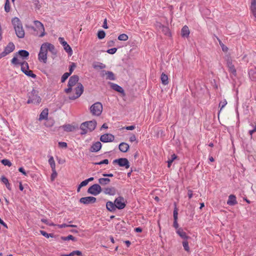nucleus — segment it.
I'll return each mask as SVG.
<instances>
[{"label": "nucleus", "instance_id": "nucleus-1", "mask_svg": "<svg viewBox=\"0 0 256 256\" xmlns=\"http://www.w3.org/2000/svg\"><path fill=\"white\" fill-rule=\"evenodd\" d=\"M49 51L52 54H56V50L54 46L49 42H44L40 46V52L38 54V60L40 62L46 64L48 58V52Z\"/></svg>", "mask_w": 256, "mask_h": 256}, {"label": "nucleus", "instance_id": "nucleus-2", "mask_svg": "<svg viewBox=\"0 0 256 256\" xmlns=\"http://www.w3.org/2000/svg\"><path fill=\"white\" fill-rule=\"evenodd\" d=\"M12 22L18 37L24 38L25 33L20 20L16 17L12 19Z\"/></svg>", "mask_w": 256, "mask_h": 256}, {"label": "nucleus", "instance_id": "nucleus-3", "mask_svg": "<svg viewBox=\"0 0 256 256\" xmlns=\"http://www.w3.org/2000/svg\"><path fill=\"white\" fill-rule=\"evenodd\" d=\"M84 92V87L82 84H77V86L72 88L70 92H66L68 95L70 99L74 100L79 98Z\"/></svg>", "mask_w": 256, "mask_h": 256}, {"label": "nucleus", "instance_id": "nucleus-4", "mask_svg": "<svg viewBox=\"0 0 256 256\" xmlns=\"http://www.w3.org/2000/svg\"><path fill=\"white\" fill-rule=\"evenodd\" d=\"M96 126V122L95 120L83 122L80 126V128L82 130L81 134H86L88 131L92 132L95 129Z\"/></svg>", "mask_w": 256, "mask_h": 256}, {"label": "nucleus", "instance_id": "nucleus-5", "mask_svg": "<svg viewBox=\"0 0 256 256\" xmlns=\"http://www.w3.org/2000/svg\"><path fill=\"white\" fill-rule=\"evenodd\" d=\"M78 80L79 78L77 75H73L69 79L68 88L64 90L65 92H70L72 90V88L76 86L77 84H80V83L78 82Z\"/></svg>", "mask_w": 256, "mask_h": 256}, {"label": "nucleus", "instance_id": "nucleus-6", "mask_svg": "<svg viewBox=\"0 0 256 256\" xmlns=\"http://www.w3.org/2000/svg\"><path fill=\"white\" fill-rule=\"evenodd\" d=\"M102 105L100 102L93 104L90 108V110L92 115L99 116L102 112Z\"/></svg>", "mask_w": 256, "mask_h": 256}, {"label": "nucleus", "instance_id": "nucleus-7", "mask_svg": "<svg viewBox=\"0 0 256 256\" xmlns=\"http://www.w3.org/2000/svg\"><path fill=\"white\" fill-rule=\"evenodd\" d=\"M34 24L36 26V28L32 27V29L36 32V34L38 35V32H40V34L38 35V36L40 38L43 37L46 34L45 30L43 24L38 20H34Z\"/></svg>", "mask_w": 256, "mask_h": 256}, {"label": "nucleus", "instance_id": "nucleus-8", "mask_svg": "<svg viewBox=\"0 0 256 256\" xmlns=\"http://www.w3.org/2000/svg\"><path fill=\"white\" fill-rule=\"evenodd\" d=\"M126 201L124 198L122 196H118L116 198L114 201L115 206L116 208L122 210L126 206Z\"/></svg>", "mask_w": 256, "mask_h": 256}, {"label": "nucleus", "instance_id": "nucleus-9", "mask_svg": "<svg viewBox=\"0 0 256 256\" xmlns=\"http://www.w3.org/2000/svg\"><path fill=\"white\" fill-rule=\"evenodd\" d=\"M41 101L40 98L36 94V92L35 90H33L30 96L29 99L28 100V104H38Z\"/></svg>", "mask_w": 256, "mask_h": 256}, {"label": "nucleus", "instance_id": "nucleus-10", "mask_svg": "<svg viewBox=\"0 0 256 256\" xmlns=\"http://www.w3.org/2000/svg\"><path fill=\"white\" fill-rule=\"evenodd\" d=\"M102 190V189L99 184H94L88 188V192L94 196H96L100 194Z\"/></svg>", "mask_w": 256, "mask_h": 256}, {"label": "nucleus", "instance_id": "nucleus-11", "mask_svg": "<svg viewBox=\"0 0 256 256\" xmlns=\"http://www.w3.org/2000/svg\"><path fill=\"white\" fill-rule=\"evenodd\" d=\"M14 48L15 46L14 44L12 42H9L5 48L4 51L0 54V58L6 56V55L13 52Z\"/></svg>", "mask_w": 256, "mask_h": 256}, {"label": "nucleus", "instance_id": "nucleus-12", "mask_svg": "<svg viewBox=\"0 0 256 256\" xmlns=\"http://www.w3.org/2000/svg\"><path fill=\"white\" fill-rule=\"evenodd\" d=\"M113 163H116L118 164L120 166H124L126 168H130V163L128 159L126 158H120L118 159L114 160Z\"/></svg>", "mask_w": 256, "mask_h": 256}, {"label": "nucleus", "instance_id": "nucleus-13", "mask_svg": "<svg viewBox=\"0 0 256 256\" xmlns=\"http://www.w3.org/2000/svg\"><path fill=\"white\" fill-rule=\"evenodd\" d=\"M96 200V198L94 196H86L80 198V202L84 204H94Z\"/></svg>", "mask_w": 256, "mask_h": 256}, {"label": "nucleus", "instance_id": "nucleus-14", "mask_svg": "<svg viewBox=\"0 0 256 256\" xmlns=\"http://www.w3.org/2000/svg\"><path fill=\"white\" fill-rule=\"evenodd\" d=\"M114 136L110 134H106L100 136V140L103 142H113L114 140Z\"/></svg>", "mask_w": 256, "mask_h": 256}, {"label": "nucleus", "instance_id": "nucleus-15", "mask_svg": "<svg viewBox=\"0 0 256 256\" xmlns=\"http://www.w3.org/2000/svg\"><path fill=\"white\" fill-rule=\"evenodd\" d=\"M58 40L61 44L63 46L64 50L70 54H72V50L70 46L68 44V43L64 40V38H59Z\"/></svg>", "mask_w": 256, "mask_h": 256}, {"label": "nucleus", "instance_id": "nucleus-16", "mask_svg": "<svg viewBox=\"0 0 256 256\" xmlns=\"http://www.w3.org/2000/svg\"><path fill=\"white\" fill-rule=\"evenodd\" d=\"M25 61L22 59V58L19 57L16 54L14 58L11 60V62L14 66L21 65Z\"/></svg>", "mask_w": 256, "mask_h": 256}, {"label": "nucleus", "instance_id": "nucleus-17", "mask_svg": "<svg viewBox=\"0 0 256 256\" xmlns=\"http://www.w3.org/2000/svg\"><path fill=\"white\" fill-rule=\"evenodd\" d=\"M176 232L182 238L184 239V240H188V239L190 238L182 228H178Z\"/></svg>", "mask_w": 256, "mask_h": 256}, {"label": "nucleus", "instance_id": "nucleus-18", "mask_svg": "<svg viewBox=\"0 0 256 256\" xmlns=\"http://www.w3.org/2000/svg\"><path fill=\"white\" fill-rule=\"evenodd\" d=\"M101 148L102 144L100 142H97L92 144L90 150L92 152H97L100 150Z\"/></svg>", "mask_w": 256, "mask_h": 256}, {"label": "nucleus", "instance_id": "nucleus-19", "mask_svg": "<svg viewBox=\"0 0 256 256\" xmlns=\"http://www.w3.org/2000/svg\"><path fill=\"white\" fill-rule=\"evenodd\" d=\"M238 203L236 196L234 194H230L228 196L227 204L230 206H234Z\"/></svg>", "mask_w": 256, "mask_h": 256}, {"label": "nucleus", "instance_id": "nucleus-20", "mask_svg": "<svg viewBox=\"0 0 256 256\" xmlns=\"http://www.w3.org/2000/svg\"><path fill=\"white\" fill-rule=\"evenodd\" d=\"M104 192L106 194L114 196L116 194V190L114 187H108L104 188Z\"/></svg>", "mask_w": 256, "mask_h": 256}, {"label": "nucleus", "instance_id": "nucleus-21", "mask_svg": "<svg viewBox=\"0 0 256 256\" xmlns=\"http://www.w3.org/2000/svg\"><path fill=\"white\" fill-rule=\"evenodd\" d=\"M16 54L22 60L27 58L29 56V52L26 50H20Z\"/></svg>", "mask_w": 256, "mask_h": 256}, {"label": "nucleus", "instance_id": "nucleus-22", "mask_svg": "<svg viewBox=\"0 0 256 256\" xmlns=\"http://www.w3.org/2000/svg\"><path fill=\"white\" fill-rule=\"evenodd\" d=\"M190 30L188 26H184L181 30V35L182 37L188 38L190 34Z\"/></svg>", "mask_w": 256, "mask_h": 256}, {"label": "nucleus", "instance_id": "nucleus-23", "mask_svg": "<svg viewBox=\"0 0 256 256\" xmlns=\"http://www.w3.org/2000/svg\"><path fill=\"white\" fill-rule=\"evenodd\" d=\"M60 128H62L63 130L66 132H73L75 130L74 126L70 124L63 125Z\"/></svg>", "mask_w": 256, "mask_h": 256}, {"label": "nucleus", "instance_id": "nucleus-24", "mask_svg": "<svg viewBox=\"0 0 256 256\" xmlns=\"http://www.w3.org/2000/svg\"><path fill=\"white\" fill-rule=\"evenodd\" d=\"M106 207L107 210L110 212H114L116 208V206H115L114 203H113L110 201H108L106 202Z\"/></svg>", "mask_w": 256, "mask_h": 256}, {"label": "nucleus", "instance_id": "nucleus-25", "mask_svg": "<svg viewBox=\"0 0 256 256\" xmlns=\"http://www.w3.org/2000/svg\"><path fill=\"white\" fill-rule=\"evenodd\" d=\"M119 149L121 152H126L129 149V145L126 143L122 142L119 145Z\"/></svg>", "mask_w": 256, "mask_h": 256}, {"label": "nucleus", "instance_id": "nucleus-26", "mask_svg": "<svg viewBox=\"0 0 256 256\" xmlns=\"http://www.w3.org/2000/svg\"><path fill=\"white\" fill-rule=\"evenodd\" d=\"M48 116V109L45 108L40 113L39 117V120L47 119Z\"/></svg>", "mask_w": 256, "mask_h": 256}, {"label": "nucleus", "instance_id": "nucleus-27", "mask_svg": "<svg viewBox=\"0 0 256 256\" xmlns=\"http://www.w3.org/2000/svg\"><path fill=\"white\" fill-rule=\"evenodd\" d=\"M111 87L113 90H115L118 92H119L120 93L124 92L123 88L120 86L118 85L117 84L112 83L111 84Z\"/></svg>", "mask_w": 256, "mask_h": 256}, {"label": "nucleus", "instance_id": "nucleus-28", "mask_svg": "<svg viewBox=\"0 0 256 256\" xmlns=\"http://www.w3.org/2000/svg\"><path fill=\"white\" fill-rule=\"evenodd\" d=\"M98 183L102 186L108 184L110 180L108 178H100L98 180Z\"/></svg>", "mask_w": 256, "mask_h": 256}, {"label": "nucleus", "instance_id": "nucleus-29", "mask_svg": "<svg viewBox=\"0 0 256 256\" xmlns=\"http://www.w3.org/2000/svg\"><path fill=\"white\" fill-rule=\"evenodd\" d=\"M160 79H161L162 83L164 85H166L169 82L168 78V76L164 73H162V74L161 76H160Z\"/></svg>", "mask_w": 256, "mask_h": 256}, {"label": "nucleus", "instance_id": "nucleus-30", "mask_svg": "<svg viewBox=\"0 0 256 256\" xmlns=\"http://www.w3.org/2000/svg\"><path fill=\"white\" fill-rule=\"evenodd\" d=\"M160 30L166 36H170V29L168 27L164 26H160Z\"/></svg>", "mask_w": 256, "mask_h": 256}, {"label": "nucleus", "instance_id": "nucleus-31", "mask_svg": "<svg viewBox=\"0 0 256 256\" xmlns=\"http://www.w3.org/2000/svg\"><path fill=\"white\" fill-rule=\"evenodd\" d=\"M21 70L24 74L26 71L29 70V66L28 63L26 62H24L22 64Z\"/></svg>", "mask_w": 256, "mask_h": 256}, {"label": "nucleus", "instance_id": "nucleus-32", "mask_svg": "<svg viewBox=\"0 0 256 256\" xmlns=\"http://www.w3.org/2000/svg\"><path fill=\"white\" fill-rule=\"evenodd\" d=\"M82 253L80 250H74L68 254H62V256H74V255H77L78 256H82Z\"/></svg>", "mask_w": 256, "mask_h": 256}, {"label": "nucleus", "instance_id": "nucleus-33", "mask_svg": "<svg viewBox=\"0 0 256 256\" xmlns=\"http://www.w3.org/2000/svg\"><path fill=\"white\" fill-rule=\"evenodd\" d=\"M48 163L52 168V171H55L56 164L53 156H51L48 160Z\"/></svg>", "mask_w": 256, "mask_h": 256}, {"label": "nucleus", "instance_id": "nucleus-34", "mask_svg": "<svg viewBox=\"0 0 256 256\" xmlns=\"http://www.w3.org/2000/svg\"><path fill=\"white\" fill-rule=\"evenodd\" d=\"M250 10L252 13L256 12V0H252L250 6Z\"/></svg>", "mask_w": 256, "mask_h": 256}, {"label": "nucleus", "instance_id": "nucleus-35", "mask_svg": "<svg viewBox=\"0 0 256 256\" xmlns=\"http://www.w3.org/2000/svg\"><path fill=\"white\" fill-rule=\"evenodd\" d=\"M177 158V156L175 154H172L171 156V158L168 159V168H170L172 164L174 162V160H175Z\"/></svg>", "mask_w": 256, "mask_h": 256}, {"label": "nucleus", "instance_id": "nucleus-36", "mask_svg": "<svg viewBox=\"0 0 256 256\" xmlns=\"http://www.w3.org/2000/svg\"><path fill=\"white\" fill-rule=\"evenodd\" d=\"M93 67L95 69H103L106 68V65L102 63H98L96 64H94Z\"/></svg>", "mask_w": 256, "mask_h": 256}, {"label": "nucleus", "instance_id": "nucleus-37", "mask_svg": "<svg viewBox=\"0 0 256 256\" xmlns=\"http://www.w3.org/2000/svg\"><path fill=\"white\" fill-rule=\"evenodd\" d=\"M128 35L124 34H120L118 36V40L122 41H126L128 40Z\"/></svg>", "mask_w": 256, "mask_h": 256}, {"label": "nucleus", "instance_id": "nucleus-38", "mask_svg": "<svg viewBox=\"0 0 256 256\" xmlns=\"http://www.w3.org/2000/svg\"><path fill=\"white\" fill-rule=\"evenodd\" d=\"M182 246L184 250L188 252H190V248L188 246V242L187 240H184L182 242Z\"/></svg>", "mask_w": 256, "mask_h": 256}, {"label": "nucleus", "instance_id": "nucleus-39", "mask_svg": "<svg viewBox=\"0 0 256 256\" xmlns=\"http://www.w3.org/2000/svg\"><path fill=\"white\" fill-rule=\"evenodd\" d=\"M24 74L27 76L32 78H35L36 77V76L33 73L32 71L30 70L28 71H26Z\"/></svg>", "mask_w": 256, "mask_h": 256}, {"label": "nucleus", "instance_id": "nucleus-40", "mask_svg": "<svg viewBox=\"0 0 256 256\" xmlns=\"http://www.w3.org/2000/svg\"><path fill=\"white\" fill-rule=\"evenodd\" d=\"M106 78L114 80V74L111 72H108L106 73Z\"/></svg>", "mask_w": 256, "mask_h": 256}, {"label": "nucleus", "instance_id": "nucleus-41", "mask_svg": "<svg viewBox=\"0 0 256 256\" xmlns=\"http://www.w3.org/2000/svg\"><path fill=\"white\" fill-rule=\"evenodd\" d=\"M228 66L229 68V71L233 74H236V70L234 68V66L230 63H229L228 64Z\"/></svg>", "mask_w": 256, "mask_h": 256}, {"label": "nucleus", "instance_id": "nucleus-42", "mask_svg": "<svg viewBox=\"0 0 256 256\" xmlns=\"http://www.w3.org/2000/svg\"><path fill=\"white\" fill-rule=\"evenodd\" d=\"M10 3L8 0H6L4 5V10L6 12H9L10 11Z\"/></svg>", "mask_w": 256, "mask_h": 256}, {"label": "nucleus", "instance_id": "nucleus-43", "mask_svg": "<svg viewBox=\"0 0 256 256\" xmlns=\"http://www.w3.org/2000/svg\"><path fill=\"white\" fill-rule=\"evenodd\" d=\"M227 104V102L226 100L224 99L222 100L219 104V107L220 108V111Z\"/></svg>", "mask_w": 256, "mask_h": 256}, {"label": "nucleus", "instance_id": "nucleus-44", "mask_svg": "<svg viewBox=\"0 0 256 256\" xmlns=\"http://www.w3.org/2000/svg\"><path fill=\"white\" fill-rule=\"evenodd\" d=\"M106 36L105 32L104 30H100L98 32V37L99 39H102Z\"/></svg>", "mask_w": 256, "mask_h": 256}, {"label": "nucleus", "instance_id": "nucleus-45", "mask_svg": "<svg viewBox=\"0 0 256 256\" xmlns=\"http://www.w3.org/2000/svg\"><path fill=\"white\" fill-rule=\"evenodd\" d=\"M40 234L48 238L50 237L52 238L54 236V234H48L45 231L40 230Z\"/></svg>", "mask_w": 256, "mask_h": 256}, {"label": "nucleus", "instance_id": "nucleus-46", "mask_svg": "<svg viewBox=\"0 0 256 256\" xmlns=\"http://www.w3.org/2000/svg\"><path fill=\"white\" fill-rule=\"evenodd\" d=\"M62 239L64 240H72L74 241L76 240V238L72 235H68V236L62 237Z\"/></svg>", "mask_w": 256, "mask_h": 256}, {"label": "nucleus", "instance_id": "nucleus-47", "mask_svg": "<svg viewBox=\"0 0 256 256\" xmlns=\"http://www.w3.org/2000/svg\"><path fill=\"white\" fill-rule=\"evenodd\" d=\"M70 75V73H68V72H65L62 76L61 82H64Z\"/></svg>", "mask_w": 256, "mask_h": 256}, {"label": "nucleus", "instance_id": "nucleus-48", "mask_svg": "<svg viewBox=\"0 0 256 256\" xmlns=\"http://www.w3.org/2000/svg\"><path fill=\"white\" fill-rule=\"evenodd\" d=\"M2 163L4 166H12L11 162L8 159H4L2 160Z\"/></svg>", "mask_w": 256, "mask_h": 256}, {"label": "nucleus", "instance_id": "nucleus-49", "mask_svg": "<svg viewBox=\"0 0 256 256\" xmlns=\"http://www.w3.org/2000/svg\"><path fill=\"white\" fill-rule=\"evenodd\" d=\"M76 67V64L74 62H72V64L70 66L69 72L68 73H70V74H71Z\"/></svg>", "mask_w": 256, "mask_h": 256}, {"label": "nucleus", "instance_id": "nucleus-50", "mask_svg": "<svg viewBox=\"0 0 256 256\" xmlns=\"http://www.w3.org/2000/svg\"><path fill=\"white\" fill-rule=\"evenodd\" d=\"M108 159L104 160L100 162H96L94 164L96 165H101L102 164H108Z\"/></svg>", "mask_w": 256, "mask_h": 256}, {"label": "nucleus", "instance_id": "nucleus-51", "mask_svg": "<svg viewBox=\"0 0 256 256\" xmlns=\"http://www.w3.org/2000/svg\"><path fill=\"white\" fill-rule=\"evenodd\" d=\"M41 221H42V222H44V224H46L47 225H48V226H55V224H54L53 222H48L47 220H46V219H44V218L42 219V220H41Z\"/></svg>", "mask_w": 256, "mask_h": 256}, {"label": "nucleus", "instance_id": "nucleus-52", "mask_svg": "<svg viewBox=\"0 0 256 256\" xmlns=\"http://www.w3.org/2000/svg\"><path fill=\"white\" fill-rule=\"evenodd\" d=\"M178 210L176 207L174 210V220H178Z\"/></svg>", "mask_w": 256, "mask_h": 256}, {"label": "nucleus", "instance_id": "nucleus-53", "mask_svg": "<svg viewBox=\"0 0 256 256\" xmlns=\"http://www.w3.org/2000/svg\"><path fill=\"white\" fill-rule=\"evenodd\" d=\"M58 144L59 147L62 148H66L68 146L67 144L65 142H59Z\"/></svg>", "mask_w": 256, "mask_h": 256}, {"label": "nucleus", "instance_id": "nucleus-54", "mask_svg": "<svg viewBox=\"0 0 256 256\" xmlns=\"http://www.w3.org/2000/svg\"><path fill=\"white\" fill-rule=\"evenodd\" d=\"M116 50H117L116 48H112L110 49H108L106 52L110 54H114L116 52Z\"/></svg>", "mask_w": 256, "mask_h": 256}, {"label": "nucleus", "instance_id": "nucleus-55", "mask_svg": "<svg viewBox=\"0 0 256 256\" xmlns=\"http://www.w3.org/2000/svg\"><path fill=\"white\" fill-rule=\"evenodd\" d=\"M1 181L2 182H3L4 184L6 185V184H8V179L5 177L4 176H2L1 178Z\"/></svg>", "mask_w": 256, "mask_h": 256}, {"label": "nucleus", "instance_id": "nucleus-56", "mask_svg": "<svg viewBox=\"0 0 256 256\" xmlns=\"http://www.w3.org/2000/svg\"><path fill=\"white\" fill-rule=\"evenodd\" d=\"M136 136L134 134H132L130 136V141L132 142L136 141Z\"/></svg>", "mask_w": 256, "mask_h": 256}, {"label": "nucleus", "instance_id": "nucleus-57", "mask_svg": "<svg viewBox=\"0 0 256 256\" xmlns=\"http://www.w3.org/2000/svg\"><path fill=\"white\" fill-rule=\"evenodd\" d=\"M56 226H57L58 228H62L66 227H68V224H55Z\"/></svg>", "mask_w": 256, "mask_h": 256}, {"label": "nucleus", "instance_id": "nucleus-58", "mask_svg": "<svg viewBox=\"0 0 256 256\" xmlns=\"http://www.w3.org/2000/svg\"><path fill=\"white\" fill-rule=\"evenodd\" d=\"M254 132H256V125L255 126L254 128L252 130H249V134H250V138H252V134Z\"/></svg>", "mask_w": 256, "mask_h": 256}, {"label": "nucleus", "instance_id": "nucleus-59", "mask_svg": "<svg viewBox=\"0 0 256 256\" xmlns=\"http://www.w3.org/2000/svg\"><path fill=\"white\" fill-rule=\"evenodd\" d=\"M88 184V181H86V180L82 181L80 184V187H83L84 186H86Z\"/></svg>", "mask_w": 256, "mask_h": 256}, {"label": "nucleus", "instance_id": "nucleus-60", "mask_svg": "<svg viewBox=\"0 0 256 256\" xmlns=\"http://www.w3.org/2000/svg\"><path fill=\"white\" fill-rule=\"evenodd\" d=\"M174 227L176 229V230L179 228H178V220H174Z\"/></svg>", "mask_w": 256, "mask_h": 256}, {"label": "nucleus", "instance_id": "nucleus-61", "mask_svg": "<svg viewBox=\"0 0 256 256\" xmlns=\"http://www.w3.org/2000/svg\"><path fill=\"white\" fill-rule=\"evenodd\" d=\"M18 171L22 172L24 176H26L27 174L24 170V169L22 167H20L18 168Z\"/></svg>", "mask_w": 256, "mask_h": 256}, {"label": "nucleus", "instance_id": "nucleus-62", "mask_svg": "<svg viewBox=\"0 0 256 256\" xmlns=\"http://www.w3.org/2000/svg\"><path fill=\"white\" fill-rule=\"evenodd\" d=\"M220 45L222 48V50L224 52H226L228 50V48L226 46L223 44H222L220 42Z\"/></svg>", "mask_w": 256, "mask_h": 256}, {"label": "nucleus", "instance_id": "nucleus-63", "mask_svg": "<svg viewBox=\"0 0 256 256\" xmlns=\"http://www.w3.org/2000/svg\"><path fill=\"white\" fill-rule=\"evenodd\" d=\"M102 27H103L104 28H106V29L108 28V25H107V20H106V18H105V19H104V23H103Z\"/></svg>", "mask_w": 256, "mask_h": 256}, {"label": "nucleus", "instance_id": "nucleus-64", "mask_svg": "<svg viewBox=\"0 0 256 256\" xmlns=\"http://www.w3.org/2000/svg\"><path fill=\"white\" fill-rule=\"evenodd\" d=\"M125 128L127 130H133L135 128V126H126Z\"/></svg>", "mask_w": 256, "mask_h": 256}]
</instances>
